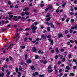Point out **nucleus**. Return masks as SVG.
I'll use <instances>...</instances> for the list:
<instances>
[{
	"mask_svg": "<svg viewBox=\"0 0 77 77\" xmlns=\"http://www.w3.org/2000/svg\"><path fill=\"white\" fill-rule=\"evenodd\" d=\"M25 14H26V15H29V13L28 12H25L24 13V12H23L21 14V15L22 17H23L25 15Z\"/></svg>",
	"mask_w": 77,
	"mask_h": 77,
	"instance_id": "obj_1",
	"label": "nucleus"
},
{
	"mask_svg": "<svg viewBox=\"0 0 77 77\" xmlns=\"http://www.w3.org/2000/svg\"><path fill=\"white\" fill-rule=\"evenodd\" d=\"M31 27L33 31H35V30H36V29H37V28H38L37 27H35L34 25H32Z\"/></svg>",
	"mask_w": 77,
	"mask_h": 77,
	"instance_id": "obj_2",
	"label": "nucleus"
},
{
	"mask_svg": "<svg viewBox=\"0 0 77 77\" xmlns=\"http://www.w3.org/2000/svg\"><path fill=\"white\" fill-rule=\"evenodd\" d=\"M46 17L48 18L46 19L47 21H50V20L51 17H50V14L48 13L47 14Z\"/></svg>",
	"mask_w": 77,
	"mask_h": 77,
	"instance_id": "obj_3",
	"label": "nucleus"
},
{
	"mask_svg": "<svg viewBox=\"0 0 77 77\" xmlns=\"http://www.w3.org/2000/svg\"><path fill=\"white\" fill-rule=\"evenodd\" d=\"M41 37L42 38H43L44 39H46V37H47V35L43 34L41 35Z\"/></svg>",
	"mask_w": 77,
	"mask_h": 77,
	"instance_id": "obj_4",
	"label": "nucleus"
},
{
	"mask_svg": "<svg viewBox=\"0 0 77 77\" xmlns=\"http://www.w3.org/2000/svg\"><path fill=\"white\" fill-rule=\"evenodd\" d=\"M48 41L50 42H51L50 44L51 45H53V41L52 40H51V39L49 38L48 39Z\"/></svg>",
	"mask_w": 77,
	"mask_h": 77,
	"instance_id": "obj_5",
	"label": "nucleus"
},
{
	"mask_svg": "<svg viewBox=\"0 0 77 77\" xmlns=\"http://www.w3.org/2000/svg\"><path fill=\"white\" fill-rule=\"evenodd\" d=\"M58 35L59 38H60V37H63V36L62 34H58Z\"/></svg>",
	"mask_w": 77,
	"mask_h": 77,
	"instance_id": "obj_6",
	"label": "nucleus"
},
{
	"mask_svg": "<svg viewBox=\"0 0 77 77\" xmlns=\"http://www.w3.org/2000/svg\"><path fill=\"white\" fill-rule=\"evenodd\" d=\"M77 24L75 26V27L73 26L72 27H71V29H77Z\"/></svg>",
	"mask_w": 77,
	"mask_h": 77,
	"instance_id": "obj_7",
	"label": "nucleus"
},
{
	"mask_svg": "<svg viewBox=\"0 0 77 77\" xmlns=\"http://www.w3.org/2000/svg\"><path fill=\"white\" fill-rule=\"evenodd\" d=\"M20 47L22 49H24L26 48V46H20Z\"/></svg>",
	"mask_w": 77,
	"mask_h": 77,
	"instance_id": "obj_8",
	"label": "nucleus"
},
{
	"mask_svg": "<svg viewBox=\"0 0 77 77\" xmlns=\"http://www.w3.org/2000/svg\"><path fill=\"white\" fill-rule=\"evenodd\" d=\"M31 69H32V70H35V68L34 66H32L31 67Z\"/></svg>",
	"mask_w": 77,
	"mask_h": 77,
	"instance_id": "obj_9",
	"label": "nucleus"
},
{
	"mask_svg": "<svg viewBox=\"0 0 77 77\" xmlns=\"http://www.w3.org/2000/svg\"><path fill=\"white\" fill-rule=\"evenodd\" d=\"M31 62H32V60H28L27 61H26V62H27V63H30Z\"/></svg>",
	"mask_w": 77,
	"mask_h": 77,
	"instance_id": "obj_10",
	"label": "nucleus"
},
{
	"mask_svg": "<svg viewBox=\"0 0 77 77\" xmlns=\"http://www.w3.org/2000/svg\"><path fill=\"white\" fill-rule=\"evenodd\" d=\"M9 17H10V18H9V20H11V19L12 18V17H13V15H10L9 16Z\"/></svg>",
	"mask_w": 77,
	"mask_h": 77,
	"instance_id": "obj_11",
	"label": "nucleus"
},
{
	"mask_svg": "<svg viewBox=\"0 0 77 77\" xmlns=\"http://www.w3.org/2000/svg\"><path fill=\"white\" fill-rule=\"evenodd\" d=\"M28 10H29V8L27 7V8L23 9V11H28Z\"/></svg>",
	"mask_w": 77,
	"mask_h": 77,
	"instance_id": "obj_12",
	"label": "nucleus"
},
{
	"mask_svg": "<svg viewBox=\"0 0 77 77\" xmlns=\"http://www.w3.org/2000/svg\"><path fill=\"white\" fill-rule=\"evenodd\" d=\"M55 51L57 53H59V51L58 50V48H57L55 49Z\"/></svg>",
	"mask_w": 77,
	"mask_h": 77,
	"instance_id": "obj_13",
	"label": "nucleus"
},
{
	"mask_svg": "<svg viewBox=\"0 0 77 77\" xmlns=\"http://www.w3.org/2000/svg\"><path fill=\"white\" fill-rule=\"evenodd\" d=\"M74 74L72 73H70L69 74V76H74Z\"/></svg>",
	"mask_w": 77,
	"mask_h": 77,
	"instance_id": "obj_14",
	"label": "nucleus"
},
{
	"mask_svg": "<svg viewBox=\"0 0 77 77\" xmlns=\"http://www.w3.org/2000/svg\"><path fill=\"white\" fill-rule=\"evenodd\" d=\"M51 8H52V5H51L48 6V8L49 9H51Z\"/></svg>",
	"mask_w": 77,
	"mask_h": 77,
	"instance_id": "obj_15",
	"label": "nucleus"
},
{
	"mask_svg": "<svg viewBox=\"0 0 77 77\" xmlns=\"http://www.w3.org/2000/svg\"><path fill=\"white\" fill-rule=\"evenodd\" d=\"M32 50L34 52H36V48H35V47L33 48H32Z\"/></svg>",
	"mask_w": 77,
	"mask_h": 77,
	"instance_id": "obj_16",
	"label": "nucleus"
},
{
	"mask_svg": "<svg viewBox=\"0 0 77 77\" xmlns=\"http://www.w3.org/2000/svg\"><path fill=\"white\" fill-rule=\"evenodd\" d=\"M47 63V60H45L43 62V64H46Z\"/></svg>",
	"mask_w": 77,
	"mask_h": 77,
	"instance_id": "obj_17",
	"label": "nucleus"
},
{
	"mask_svg": "<svg viewBox=\"0 0 77 77\" xmlns=\"http://www.w3.org/2000/svg\"><path fill=\"white\" fill-rule=\"evenodd\" d=\"M18 77H20V76H21V72H18Z\"/></svg>",
	"mask_w": 77,
	"mask_h": 77,
	"instance_id": "obj_18",
	"label": "nucleus"
},
{
	"mask_svg": "<svg viewBox=\"0 0 77 77\" xmlns=\"http://www.w3.org/2000/svg\"><path fill=\"white\" fill-rule=\"evenodd\" d=\"M53 71V69H51V70L49 69L48 70V72L49 73H50V72H51Z\"/></svg>",
	"mask_w": 77,
	"mask_h": 77,
	"instance_id": "obj_19",
	"label": "nucleus"
},
{
	"mask_svg": "<svg viewBox=\"0 0 77 77\" xmlns=\"http://www.w3.org/2000/svg\"><path fill=\"white\" fill-rule=\"evenodd\" d=\"M66 69H68V70H69V69H70V67H69L68 66H66Z\"/></svg>",
	"mask_w": 77,
	"mask_h": 77,
	"instance_id": "obj_20",
	"label": "nucleus"
},
{
	"mask_svg": "<svg viewBox=\"0 0 77 77\" xmlns=\"http://www.w3.org/2000/svg\"><path fill=\"white\" fill-rule=\"evenodd\" d=\"M51 66L49 65L48 67V70H49L50 69H51Z\"/></svg>",
	"mask_w": 77,
	"mask_h": 77,
	"instance_id": "obj_21",
	"label": "nucleus"
},
{
	"mask_svg": "<svg viewBox=\"0 0 77 77\" xmlns=\"http://www.w3.org/2000/svg\"><path fill=\"white\" fill-rule=\"evenodd\" d=\"M4 73H2V74H0V77H3Z\"/></svg>",
	"mask_w": 77,
	"mask_h": 77,
	"instance_id": "obj_22",
	"label": "nucleus"
},
{
	"mask_svg": "<svg viewBox=\"0 0 77 77\" xmlns=\"http://www.w3.org/2000/svg\"><path fill=\"white\" fill-rule=\"evenodd\" d=\"M39 77H44V74L39 75Z\"/></svg>",
	"mask_w": 77,
	"mask_h": 77,
	"instance_id": "obj_23",
	"label": "nucleus"
},
{
	"mask_svg": "<svg viewBox=\"0 0 77 77\" xmlns=\"http://www.w3.org/2000/svg\"><path fill=\"white\" fill-rule=\"evenodd\" d=\"M50 28L49 27H48V28H47V31L48 32H50Z\"/></svg>",
	"mask_w": 77,
	"mask_h": 77,
	"instance_id": "obj_24",
	"label": "nucleus"
},
{
	"mask_svg": "<svg viewBox=\"0 0 77 77\" xmlns=\"http://www.w3.org/2000/svg\"><path fill=\"white\" fill-rule=\"evenodd\" d=\"M18 35H19L18 34H17L16 36L15 37H14L13 38V39H15V38H17V36H18Z\"/></svg>",
	"mask_w": 77,
	"mask_h": 77,
	"instance_id": "obj_25",
	"label": "nucleus"
},
{
	"mask_svg": "<svg viewBox=\"0 0 77 77\" xmlns=\"http://www.w3.org/2000/svg\"><path fill=\"white\" fill-rule=\"evenodd\" d=\"M10 74V72H8V73L7 74V77H8L9 75Z\"/></svg>",
	"mask_w": 77,
	"mask_h": 77,
	"instance_id": "obj_26",
	"label": "nucleus"
},
{
	"mask_svg": "<svg viewBox=\"0 0 77 77\" xmlns=\"http://www.w3.org/2000/svg\"><path fill=\"white\" fill-rule=\"evenodd\" d=\"M42 39L41 38H40V39H39V38H37L36 39V41H39V40H41Z\"/></svg>",
	"mask_w": 77,
	"mask_h": 77,
	"instance_id": "obj_27",
	"label": "nucleus"
},
{
	"mask_svg": "<svg viewBox=\"0 0 77 77\" xmlns=\"http://www.w3.org/2000/svg\"><path fill=\"white\" fill-rule=\"evenodd\" d=\"M15 69H16V72H18V68L17 67Z\"/></svg>",
	"mask_w": 77,
	"mask_h": 77,
	"instance_id": "obj_28",
	"label": "nucleus"
},
{
	"mask_svg": "<svg viewBox=\"0 0 77 77\" xmlns=\"http://www.w3.org/2000/svg\"><path fill=\"white\" fill-rule=\"evenodd\" d=\"M35 59H38V55H36L35 56Z\"/></svg>",
	"mask_w": 77,
	"mask_h": 77,
	"instance_id": "obj_29",
	"label": "nucleus"
},
{
	"mask_svg": "<svg viewBox=\"0 0 77 77\" xmlns=\"http://www.w3.org/2000/svg\"><path fill=\"white\" fill-rule=\"evenodd\" d=\"M34 25H35V26H36V25H37V24H38V22H35L34 23Z\"/></svg>",
	"mask_w": 77,
	"mask_h": 77,
	"instance_id": "obj_30",
	"label": "nucleus"
},
{
	"mask_svg": "<svg viewBox=\"0 0 77 77\" xmlns=\"http://www.w3.org/2000/svg\"><path fill=\"white\" fill-rule=\"evenodd\" d=\"M11 45H11H11H10V46H9V47L8 48H7L5 50H8V49H9V48H10V47H11Z\"/></svg>",
	"mask_w": 77,
	"mask_h": 77,
	"instance_id": "obj_31",
	"label": "nucleus"
},
{
	"mask_svg": "<svg viewBox=\"0 0 77 77\" xmlns=\"http://www.w3.org/2000/svg\"><path fill=\"white\" fill-rule=\"evenodd\" d=\"M19 70H21L22 69V67L20 66L19 67Z\"/></svg>",
	"mask_w": 77,
	"mask_h": 77,
	"instance_id": "obj_32",
	"label": "nucleus"
},
{
	"mask_svg": "<svg viewBox=\"0 0 77 77\" xmlns=\"http://www.w3.org/2000/svg\"><path fill=\"white\" fill-rule=\"evenodd\" d=\"M70 33H72V29H70Z\"/></svg>",
	"mask_w": 77,
	"mask_h": 77,
	"instance_id": "obj_33",
	"label": "nucleus"
},
{
	"mask_svg": "<svg viewBox=\"0 0 77 77\" xmlns=\"http://www.w3.org/2000/svg\"><path fill=\"white\" fill-rule=\"evenodd\" d=\"M35 75H39V73H38V72H35Z\"/></svg>",
	"mask_w": 77,
	"mask_h": 77,
	"instance_id": "obj_34",
	"label": "nucleus"
},
{
	"mask_svg": "<svg viewBox=\"0 0 77 77\" xmlns=\"http://www.w3.org/2000/svg\"><path fill=\"white\" fill-rule=\"evenodd\" d=\"M68 57L69 59H70L71 57V54H69L68 56Z\"/></svg>",
	"mask_w": 77,
	"mask_h": 77,
	"instance_id": "obj_35",
	"label": "nucleus"
},
{
	"mask_svg": "<svg viewBox=\"0 0 77 77\" xmlns=\"http://www.w3.org/2000/svg\"><path fill=\"white\" fill-rule=\"evenodd\" d=\"M51 27H52V28H54V25L53 24L51 25Z\"/></svg>",
	"mask_w": 77,
	"mask_h": 77,
	"instance_id": "obj_36",
	"label": "nucleus"
},
{
	"mask_svg": "<svg viewBox=\"0 0 77 77\" xmlns=\"http://www.w3.org/2000/svg\"><path fill=\"white\" fill-rule=\"evenodd\" d=\"M65 5H66V3H65L64 4H63L62 5V6H63H63H65Z\"/></svg>",
	"mask_w": 77,
	"mask_h": 77,
	"instance_id": "obj_37",
	"label": "nucleus"
},
{
	"mask_svg": "<svg viewBox=\"0 0 77 77\" xmlns=\"http://www.w3.org/2000/svg\"><path fill=\"white\" fill-rule=\"evenodd\" d=\"M73 33L74 34H75V33H77V31H75L73 32Z\"/></svg>",
	"mask_w": 77,
	"mask_h": 77,
	"instance_id": "obj_38",
	"label": "nucleus"
},
{
	"mask_svg": "<svg viewBox=\"0 0 77 77\" xmlns=\"http://www.w3.org/2000/svg\"><path fill=\"white\" fill-rule=\"evenodd\" d=\"M48 38H51V35H49L47 37Z\"/></svg>",
	"mask_w": 77,
	"mask_h": 77,
	"instance_id": "obj_39",
	"label": "nucleus"
},
{
	"mask_svg": "<svg viewBox=\"0 0 77 77\" xmlns=\"http://www.w3.org/2000/svg\"><path fill=\"white\" fill-rule=\"evenodd\" d=\"M68 33V31L67 30H66L65 31V34H67V33Z\"/></svg>",
	"mask_w": 77,
	"mask_h": 77,
	"instance_id": "obj_40",
	"label": "nucleus"
},
{
	"mask_svg": "<svg viewBox=\"0 0 77 77\" xmlns=\"http://www.w3.org/2000/svg\"><path fill=\"white\" fill-rule=\"evenodd\" d=\"M71 22H74V19H72L71 20Z\"/></svg>",
	"mask_w": 77,
	"mask_h": 77,
	"instance_id": "obj_41",
	"label": "nucleus"
},
{
	"mask_svg": "<svg viewBox=\"0 0 77 77\" xmlns=\"http://www.w3.org/2000/svg\"><path fill=\"white\" fill-rule=\"evenodd\" d=\"M44 6V4H42L40 6L41 7H42Z\"/></svg>",
	"mask_w": 77,
	"mask_h": 77,
	"instance_id": "obj_42",
	"label": "nucleus"
},
{
	"mask_svg": "<svg viewBox=\"0 0 77 77\" xmlns=\"http://www.w3.org/2000/svg\"><path fill=\"white\" fill-rule=\"evenodd\" d=\"M61 20L62 21H64L65 20V18H62Z\"/></svg>",
	"mask_w": 77,
	"mask_h": 77,
	"instance_id": "obj_43",
	"label": "nucleus"
},
{
	"mask_svg": "<svg viewBox=\"0 0 77 77\" xmlns=\"http://www.w3.org/2000/svg\"><path fill=\"white\" fill-rule=\"evenodd\" d=\"M58 58V56L57 55H56L55 57V59H57Z\"/></svg>",
	"mask_w": 77,
	"mask_h": 77,
	"instance_id": "obj_44",
	"label": "nucleus"
},
{
	"mask_svg": "<svg viewBox=\"0 0 77 77\" xmlns=\"http://www.w3.org/2000/svg\"><path fill=\"white\" fill-rule=\"evenodd\" d=\"M59 11V9H57L56 10V12H58Z\"/></svg>",
	"mask_w": 77,
	"mask_h": 77,
	"instance_id": "obj_45",
	"label": "nucleus"
},
{
	"mask_svg": "<svg viewBox=\"0 0 77 77\" xmlns=\"http://www.w3.org/2000/svg\"><path fill=\"white\" fill-rule=\"evenodd\" d=\"M60 51L61 52H62L63 51H64V49H61L60 50Z\"/></svg>",
	"mask_w": 77,
	"mask_h": 77,
	"instance_id": "obj_46",
	"label": "nucleus"
},
{
	"mask_svg": "<svg viewBox=\"0 0 77 77\" xmlns=\"http://www.w3.org/2000/svg\"><path fill=\"white\" fill-rule=\"evenodd\" d=\"M27 55H25V59H27Z\"/></svg>",
	"mask_w": 77,
	"mask_h": 77,
	"instance_id": "obj_47",
	"label": "nucleus"
},
{
	"mask_svg": "<svg viewBox=\"0 0 77 77\" xmlns=\"http://www.w3.org/2000/svg\"><path fill=\"white\" fill-rule=\"evenodd\" d=\"M43 60H41L40 61V62L41 63H43Z\"/></svg>",
	"mask_w": 77,
	"mask_h": 77,
	"instance_id": "obj_48",
	"label": "nucleus"
},
{
	"mask_svg": "<svg viewBox=\"0 0 77 77\" xmlns=\"http://www.w3.org/2000/svg\"><path fill=\"white\" fill-rule=\"evenodd\" d=\"M2 71H5V69L4 68H3V67L2 68Z\"/></svg>",
	"mask_w": 77,
	"mask_h": 77,
	"instance_id": "obj_49",
	"label": "nucleus"
},
{
	"mask_svg": "<svg viewBox=\"0 0 77 77\" xmlns=\"http://www.w3.org/2000/svg\"><path fill=\"white\" fill-rule=\"evenodd\" d=\"M18 6L16 5L15 6L14 8H18Z\"/></svg>",
	"mask_w": 77,
	"mask_h": 77,
	"instance_id": "obj_50",
	"label": "nucleus"
},
{
	"mask_svg": "<svg viewBox=\"0 0 77 77\" xmlns=\"http://www.w3.org/2000/svg\"><path fill=\"white\" fill-rule=\"evenodd\" d=\"M59 56V57H61L60 58V59H62V56H61V55H60Z\"/></svg>",
	"mask_w": 77,
	"mask_h": 77,
	"instance_id": "obj_51",
	"label": "nucleus"
},
{
	"mask_svg": "<svg viewBox=\"0 0 77 77\" xmlns=\"http://www.w3.org/2000/svg\"><path fill=\"white\" fill-rule=\"evenodd\" d=\"M54 50H53L51 51L52 53H54Z\"/></svg>",
	"mask_w": 77,
	"mask_h": 77,
	"instance_id": "obj_52",
	"label": "nucleus"
},
{
	"mask_svg": "<svg viewBox=\"0 0 77 77\" xmlns=\"http://www.w3.org/2000/svg\"><path fill=\"white\" fill-rule=\"evenodd\" d=\"M27 38H25L24 41H27Z\"/></svg>",
	"mask_w": 77,
	"mask_h": 77,
	"instance_id": "obj_53",
	"label": "nucleus"
},
{
	"mask_svg": "<svg viewBox=\"0 0 77 77\" xmlns=\"http://www.w3.org/2000/svg\"><path fill=\"white\" fill-rule=\"evenodd\" d=\"M9 58H10V60H11L12 59V57L11 56L9 57Z\"/></svg>",
	"mask_w": 77,
	"mask_h": 77,
	"instance_id": "obj_54",
	"label": "nucleus"
},
{
	"mask_svg": "<svg viewBox=\"0 0 77 77\" xmlns=\"http://www.w3.org/2000/svg\"><path fill=\"white\" fill-rule=\"evenodd\" d=\"M6 61L7 62H9V59H8V58H7V59H6Z\"/></svg>",
	"mask_w": 77,
	"mask_h": 77,
	"instance_id": "obj_55",
	"label": "nucleus"
},
{
	"mask_svg": "<svg viewBox=\"0 0 77 77\" xmlns=\"http://www.w3.org/2000/svg\"><path fill=\"white\" fill-rule=\"evenodd\" d=\"M4 68H7V65H4Z\"/></svg>",
	"mask_w": 77,
	"mask_h": 77,
	"instance_id": "obj_56",
	"label": "nucleus"
},
{
	"mask_svg": "<svg viewBox=\"0 0 77 77\" xmlns=\"http://www.w3.org/2000/svg\"><path fill=\"white\" fill-rule=\"evenodd\" d=\"M48 9H48V8H46V9H45V11H48Z\"/></svg>",
	"mask_w": 77,
	"mask_h": 77,
	"instance_id": "obj_57",
	"label": "nucleus"
},
{
	"mask_svg": "<svg viewBox=\"0 0 77 77\" xmlns=\"http://www.w3.org/2000/svg\"><path fill=\"white\" fill-rule=\"evenodd\" d=\"M64 76H65V77H67V74H64Z\"/></svg>",
	"mask_w": 77,
	"mask_h": 77,
	"instance_id": "obj_58",
	"label": "nucleus"
},
{
	"mask_svg": "<svg viewBox=\"0 0 77 77\" xmlns=\"http://www.w3.org/2000/svg\"><path fill=\"white\" fill-rule=\"evenodd\" d=\"M73 69H75L76 68V66H74L73 67Z\"/></svg>",
	"mask_w": 77,
	"mask_h": 77,
	"instance_id": "obj_59",
	"label": "nucleus"
},
{
	"mask_svg": "<svg viewBox=\"0 0 77 77\" xmlns=\"http://www.w3.org/2000/svg\"><path fill=\"white\" fill-rule=\"evenodd\" d=\"M8 14L9 15H11V14H12V13L11 12H10L8 13Z\"/></svg>",
	"mask_w": 77,
	"mask_h": 77,
	"instance_id": "obj_60",
	"label": "nucleus"
},
{
	"mask_svg": "<svg viewBox=\"0 0 77 77\" xmlns=\"http://www.w3.org/2000/svg\"><path fill=\"white\" fill-rule=\"evenodd\" d=\"M70 36H71L69 35H67V38H69V37H70Z\"/></svg>",
	"mask_w": 77,
	"mask_h": 77,
	"instance_id": "obj_61",
	"label": "nucleus"
},
{
	"mask_svg": "<svg viewBox=\"0 0 77 77\" xmlns=\"http://www.w3.org/2000/svg\"><path fill=\"white\" fill-rule=\"evenodd\" d=\"M70 42H71V43L74 42L73 41H72V40H70Z\"/></svg>",
	"mask_w": 77,
	"mask_h": 77,
	"instance_id": "obj_62",
	"label": "nucleus"
},
{
	"mask_svg": "<svg viewBox=\"0 0 77 77\" xmlns=\"http://www.w3.org/2000/svg\"><path fill=\"white\" fill-rule=\"evenodd\" d=\"M75 42L76 44H77V40H75Z\"/></svg>",
	"mask_w": 77,
	"mask_h": 77,
	"instance_id": "obj_63",
	"label": "nucleus"
},
{
	"mask_svg": "<svg viewBox=\"0 0 77 77\" xmlns=\"http://www.w3.org/2000/svg\"><path fill=\"white\" fill-rule=\"evenodd\" d=\"M65 61V58H63L62 60V61H63V62Z\"/></svg>",
	"mask_w": 77,
	"mask_h": 77,
	"instance_id": "obj_64",
	"label": "nucleus"
}]
</instances>
